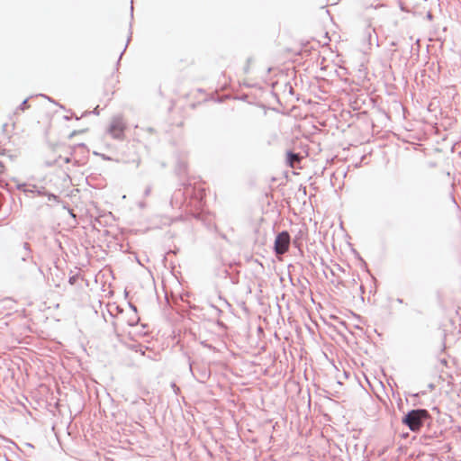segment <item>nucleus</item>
<instances>
[{
    "mask_svg": "<svg viewBox=\"0 0 461 461\" xmlns=\"http://www.w3.org/2000/svg\"><path fill=\"white\" fill-rule=\"evenodd\" d=\"M204 190L196 188L190 182H183L181 187L176 189L171 196L172 207L182 208L184 205L200 208L203 206Z\"/></svg>",
    "mask_w": 461,
    "mask_h": 461,
    "instance_id": "nucleus-1",
    "label": "nucleus"
},
{
    "mask_svg": "<svg viewBox=\"0 0 461 461\" xmlns=\"http://www.w3.org/2000/svg\"><path fill=\"white\" fill-rule=\"evenodd\" d=\"M50 202L59 203V196L48 191L44 186L31 184V207L41 213H49Z\"/></svg>",
    "mask_w": 461,
    "mask_h": 461,
    "instance_id": "nucleus-2",
    "label": "nucleus"
},
{
    "mask_svg": "<svg viewBox=\"0 0 461 461\" xmlns=\"http://www.w3.org/2000/svg\"><path fill=\"white\" fill-rule=\"evenodd\" d=\"M402 423L412 432H419L422 427H429L432 417L426 409L417 408L408 411L402 418Z\"/></svg>",
    "mask_w": 461,
    "mask_h": 461,
    "instance_id": "nucleus-3",
    "label": "nucleus"
},
{
    "mask_svg": "<svg viewBox=\"0 0 461 461\" xmlns=\"http://www.w3.org/2000/svg\"><path fill=\"white\" fill-rule=\"evenodd\" d=\"M29 258V241H24L13 248L11 254V264L13 268L17 271H25Z\"/></svg>",
    "mask_w": 461,
    "mask_h": 461,
    "instance_id": "nucleus-4",
    "label": "nucleus"
},
{
    "mask_svg": "<svg viewBox=\"0 0 461 461\" xmlns=\"http://www.w3.org/2000/svg\"><path fill=\"white\" fill-rule=\"evenodd\" d=\"M290 234L287 230L279 232L275 239L273 249L276 255H282L288 251L290 246Z\"/></svg>",
    "mask_w": 461,
    "mask_h": 461,
    "instance_id": "nucleus-5",
    "label": "nucleus"
},
{
    "mask_svg": "<svg viewBox=\"0 0 461 461\" xmlns=\"http://www.w3.org/2000/svg\"><path fill=\"white\" fill-rule=\"evenodd\" d=\"M125 124L121 116H115L113 118L109 128L108 132L113 136V138L121 140L124 136Z\"/></svg>",
    "mask_w": 461,
    "mask_h": 461,
    "instance_id": "nucleus-6",
    "label": "nucleus"
},
{
    "mask_svg": "<svg viewBox=\"0 0 461 461\" xmlns=\"http://www.w3.org/2000/svg\"><path fill=\"white\" fill-rule=\"evenodd\" d=\"M188 365H189V370L196 381H198L199 383H205L209 379L211 373L207 367H205V366L197 367L196 371L198 373V376H196L195 373L194 371V367H193L194 363L191 361L190 357H188Z\"/></svg>",
    "mask_w": 461,
    "mask_h": 461,
    "instance_id": "nucleus-7",
    "label": "nucleus"
},
{
    "mask_svg": "<svg viewBox=\"0 0 461 461\" xmlns=\"http://www.w3.org/2000/svg\"><path fill=\"white\" fill-rule=\"evenodd\" d=\"M215 276L224 279L230 278V283L233 285H237L240 282L239 272L232 274L228 267L223 266L215 269Z\"/></svg>",
    "mask_w": 461,
    "mask_h": 461,
    "instance_id": "nucleus-8",
    "label": "nucleus"
},
{
    "mask_svg": "<svg viewBox=\"0 0 461 461\" xmlns=\"http://www.w3.org/2000/svg\"><path fill=\"white\" fill-rule=\"evenodd\" d=\"M175 172L179 177H183L187 173V163L178 159L175 167Z\"/></svg>",
    "mask_w": 461,
    "mask_h": 461,
    "instance_id": "nucleus-9",
    "label": "nucleus"
},
{
    "mask_svg": "<svg viewBox=\"0 0 461 461\" xmlns=\"http://www.w3.org/2000/svg\"><path fill=\"white\" fill-rule=\"evenodd\" d=\"M300 155L298 153H295L294 151L288 149L286 151V163L290 167H294V163L295 160H299Z\"/></svg>",
    "mask_w": 461,
    "mask_h": 461,
    "instance_id": "nucleus-10",
    "label": "nucleus"
},
{
    "mask_svg": "<svg viewBox=\"0 0 461 461\" xmlns=\"http://www.w3.org/2000/svg\"><path fill=\"white\" fill-rule=\"evenodd\" d=\"M28 104H29V96L24 98L23 101L22 102V104L16 108L15 114L19 111H24L25 109H27L29 107Z\"/></svg>",
    "mask_w": 461,
    "mask_h": 461,
    "instance_id": "nucleus-11",
    "label": "nucleus"
},
{
    "mask_svg": "<svg viewBox=\"0 0 461 461\" xmlns=\"http://www.w3.org/2000/svg\"><path fill=\"white\" fill-rule=\"evenodd\" d=\"M27 186H28L27 183H18L16 185L17 189L22 190L24 193L25 196H28V192H29V189Z\"/></svg>",
    "mask_w": 461,
    "mask_h": 461,
    "instance_id": "nucleus-12",
    "label": "nucleus"
},
{
    "mask_svg": "<svg viewBox=\"0 0 461 461\" xmlns=\"http://www.w3.org/2000/svg\"><path fill=\"white\" fill-rule=\"evenodd\" d=\"M131 39V34H130V36L128 37V39H127V42H126V44H125V47H124V49L122 50V51L121 52V54H120V56H119V59H118V60H117V62H116V66H117V67L120 65L121 59H122V57L123 53L125 52V50H126V49H127V47H128V44H129V42H130Z\"/></svg>",
    "mask_w": 461,
    "mask_h": 461,
    "instance_id": "nucleus-13",
    "label": "nucleus"
},
{
    "mask_svg": "<svg viewBox=\"0 0 461 461\" xmlns=\"http://www.w3.org/2000/svg\"><path fill=\"white\" fill-rule=\"evenodd\" d=\"M95 114V115H98L99 114V106H96L93 111H86L82 113L81 117H86L87 116L88 114Z\"/></svg>",
    "mask_w": 461,
    "mask_h": 461,
    "instance_id": "nucleus-14",
    "label": "nucleus"
},
{
    "mask_svg": "<svg viewBox=\"0 0 461 461\" xmlns=\"http://www.w3.org/2000/svg\"><path fill=\"white\" fill-rule=\"evenodd\" d=\"M252 60H253L252 57H249L247 59V64L245 65V67L243 68L245 74L249 73V68H250L249 66H250V63L252 62Z\"/></svg>",
    "mask_w": 461,
    "mask_h": 461,
    "instance_id": "nucleus-15",
    "label": "nucleus"
},
{
    "mask_svg": "<svg viewBox=\"0 0 461 461\" xmlns=\"http://www.w3.org/2000/svg\"><path fill=\"white\" fill-rule=\"evenodd\" d=\"M285 91H288V93L291 95H294V87L291 85V83H289V82L285 83Z\"/></svg>",
    "mask_w": 461,
    "mask_h": 461,
    "instance_id": "nucleus-16",
    "label": "nucleus"
},
{
    "mask_svg": "<svg viewBox=\"0 0 461 461\" xmlns=\"http://www.w3.org/2000/svg\"><path fill=\"white\" fill-rule=\"evenodd\" d=\"M86 131V129H84V130H75L72 132H70V134L68 135V139L70 140V139L74 138L76 135L80 134V133H84Z\"/></svg>",
    "mask_w": 461,
    "mask_h": 461,
    "instance_id": "nucleus-17",
    "label": "nucleus"
},
{
    "mask_svg": "<svg viewBox=\"0 0 461 461\" xmlns=\"http://www.w3.org/2000/svg\"><path fill=\"white\" fill-rule=\"evenodd\" d=\"M132 348L136 351V352H140V354L144 355V351L142 349V346L138 344V345H134L132 347Z\"/></svg>",
    "mask_w": 461,
    "mask_h": 461,
    "instance_id": "nucleus-18",
    "label": "nucleus"
},
{
    "mask_svg": "<svg viewBox=\"0 0 461 461\" xmlns=\"http://www.w3.org/2000/svg\"><path fill=\"white\" fill-rule=\"evenodd\" d=\"M353 253L355 254V257H357L361 263L366 267V261L360 257L359 253L356 249H353Z\"/></svg>",
    "mask_w": 461,
    "mask_h": 461,
    "instance_id": "nucleus-19",
    "label": "nucleus"
},
{
    "mask_svg": "<svg viewBox=\"0 0 461 461\" xmlns=\"http://www.w3.org/2000/svg\"><path fill=\"white\" fill-rule=\"evenodd\" d=\"M140 321V318H139V317H136V319H135V320H129V321H128V324H129L130 326H135V325L138 323V321Z\"/></svg>",
    "mask_w": 461,
    "mask_h": 461,
    "instance_id": "nucleus-20",
    "label": "nucleus"
},
{
    "mask_svg": "<svg viewBox=\"0 0 461 461\" xmlns=\"http://www.w3.org/2000/svg\"><path fill=\"white\" fill-rule=\"evenodd\" d=\"M77 275L70 276L69 279H68L69 284L74 285L76 283V281H77Z\"/></svg>",
    "mask_w": 461,
    "mask_h": 461,
    "instance_id": "nucleus-21",
    "label": "nucleus"
},
{
    "mask_svg": "<svg viewBox=\"0 0 461 461\" xmlns=\"http://www.w3.org/2000/svg\"><path fill=\"white\" fill-rule=\"evenodd\" d=\"M86 148V144L85 143H78L77 145H75L72 149H73V151L77 149V148Z\"/></svg>",
    "mask_w": 461,
    "mask_h": 461,
    "instance_id": "nucleus-22",
    "label": "nucleus"
},
{
    "mask_svg": "<svg viewBox=\"0 0 461 461\" xmlns=\"http://www.w3.org/2000/svg\"><path fill=\"white\" fill-rule=\"evenodd\" d=\"M23 368L26 377H29V368L25 363L23 364Z\"/></svg>",
    "mask_w": 461,
    "mask_h": 461,
    "instance_id": "nucleus-23",
    "label": "nucleus"
},
{
    "mask_svg": "<svg viewBox=\"0 0 461 461\" xmlns=\"http://www.w3.org/2000/svg\"><path fill=\"white\" fill-rule=\"evenodd\" d=\"M129 307L135 312L137 313V307L131 303H129Z\"/></svg>",
    "mask_w": 461,
    "mask_h": 461,
    "instance_id": "nucleus-24",
    "label": "nucleus"
},
{
    "mask_svg": "<svg viewBox=\"0 0 461 461\" xmlns=\"http://www.w3.org/2000/svg\"><path fill=\"white\" fill-rule=\"evenodd\" d=\"M101 157L104 160H112V158L105 154H102Z\"/></svg>",
    "mask_w": 461,
    "mask_h": 461,
    "instance_id": "nucleus-25",
    "label": "nucleus"
},
{
    "mask_svg": "<svg viewBox=\"0 0 461 461\" xmlns=\"http://www.w3.org/2000/svg\"><path fill=\"white\" fill-rule=\"evenodd\" d=\"M131 16L133 17V1H131Z\"/></svg>",
    "mask_w": 461,
    "mask_h": 461,
    "instance_id": "nucleus-26",
    "label": "nucleus"
},
{
    "mask_svg": "<svg viewBox=\"0 0 461 461\" xmlns=\"http://www.w3.org/2000/svg\"><path fill=\"white\" fill-rule=\"evenodd\" d=\"M72 161V158L70 157H67L64 158L65 163H70Z\"/></svg>",
    "mask_w": 461,
    "mask_h": 461,
    "instance_id": "nucleus-27",
    "label": "nucleus"
},
{
    "mask_svg": "<svg viewBox=\"0 0 461 461\" xmlns=\"http://www.w3.org/2000/svg\"><path fill=\"white\" fill-rule=\"evenodd\" d=\"M149 193H150V187H148V188H146V190L144 192V195L148 196L149 194Z\"/></svg>",
    "mask_w": 461,
    "mask_h": 461,
    "instance_id": "nucleus-28",
    "label": "nucleus"
},
{
    "mask_svg": "<svg viewBox=\"0 0 461 461\" xmlns=\"http://www.w3.org/2000/svg\"><path fill=\"white\" fill-rule=\"evenodd\" d=\"M426 16L429 20H432V18H433V15L430 12H428Z\"/></svg>",
    "mask_w": 461,
    "mask_h": 461,
    "instance_id": "nucleus-29",
    "label": "nucleus"
},
{
    "mask_svg": "<svg viewBox=\"0 0 461 461\" xmlns=\"http://www.w3.org/2000/svg\"><path fill=\"white\" fill-rule=\"evenodd\" d=\"M440 363H441L442 365H444V366H447V359L443 358V359H441V360H440Z\"/></svg>",
    "mask_w": 461,
    "mask_h": 461,
    "instance_id": "nucleus-30",
    "label": "nucleus"
},
{
    "mask_svg": "<svg viewBox=\"0 0 461 461\" xmlns=\"http://www.w3.org/2000/svg\"><path fill=\"white\" fill-rule=\"evenodd\" d=\"M3 169H4V165H3V163L0 161V174L3 172Z\"/></svg>",
    "mask_w": 461,
    "mask_h": 461,
    "instance_id": "nucleus-31",
    "label": "nucleus"
},
{
    "mask_svg": "<svg viewBox=\"0 0 461 461\" xmlns=\"http://www.w3.org/2000/svg\"><path fill=\"white\" fill-rule=\"evenodd\" d=\"M396 302H397L398 303H403V300H402V298H397V299H396Z\"/></svg>",
    "mask_w": 461,
    "mask_h": 461,
    "instance_id": "nucleus-32",
    "label": "nucleus"
},
{
    "mask_svg": "<svg viewBox=\"0 0 461 461\" xmlns=\"http://www.w3.org/2000/svg\"><path fill=\"white\" fill-rule=\"evenodd\" d=\"M428 387L430 389V390H433L435 388V385L433 384H429L428 385Z\"/></svg>",
    "mask_w": 461,
    "mask_h": 461,
    "instance_id": "nucleus-33",
    "label": "nucleus"
},
{
    "mask_svg": "<svg viewBox=\"0 0 461 461\" xmlns=\"http://www.w3.org/2000/svg\"><path fill=\"white\" fill-rule=\"evenodd\" d=\"M64 120H66V121H69V120H70V117H69L68 115H65V116H64Z\"/></svg>",
    "mask_w": 461,
    "mask_h": 461,
    "instance_id": "nucleus-34",
    "label": "nucleus"
},
{
    "mask_svg": "<svg viewBox=\"0 0 461 461\" xmlns=\"http://www.w3.org/2000/svg\"><path fill=\"white\" fill-rule=\"evenodd\" d=\"M213 308H214V310H215V311H217V312H218V313H221V311L219 308L214 307V306H213Z\"/></svg>",
    "mask_w": 461,
    "mask_h": 461,
    "instance_id": "nucleus-35",
    "label": "nucleus"
},
{
    "mask_svg": "<svg viewBox=\"0 0 461 461\" xmlns=\"http://www.w3.org/2000/svg\"><path fill=\"white\" fill-rule=\"evenodd\" d=\"M41 95V96H43V97H45V98H47V96H46V95ZM48 101H50V102H53V101H52L50 98H49V97H48Z\"/></svg>",
    "mask_w": 461,
    "mask_h": 461,
    "instance_id": "nucleus-36",
    "label": "nucleus"
},
{
    "mask_svg": "<svg viewBox=\"0 0 461 461\" xmlns=\"http://www.w3.org/2000/svg\"><path fill=\"white\" fill-rule=\"evenodd\" d=\"M7 127V123L3 124V130L5 131V128Z\"/></svg>",
    "mask_w": 461,
    "mask_h": 461,
    "instance_id": "nucleus-37",
    "label": "nucleus"
},
{
    "mask_svg": "<svg viewBox=\"0 0 461 461\" xmlns=\"http://www.w3.org/2000/svg\"><path fill=\"white\" fill-rule=\"evenodd\" d=\"M94 155H95V156H101L102 154H100V153H98V152H96V151H94Z\"/></svg>",
    "mask_w": 461,
    "mask_h": 461,
    "instance_id": "nucleus-38",
    "label": "nucleus"
},
{
    "mask_svg": "<svg viewBox=\"0 0 461 461\" xmlns=\"http://www.w3.org/2000/svg\"><path fill=\"white\" fill-rule=\"evenodd\" d=\"M23 407L29 412V411L27 410V407L24 403H22Z\"/></svg>",
    "mask_w": 461,
    "mask_h": 461,
    "instance_id": "nucleus-39",
    "label": "nucleus"
},
{
    "mask_svg": "<svg viewBox=\"0 0 461 461\" xmlns=\"http://www.w3.org/2000/svg\"><path fill=\"white\" fill-rule=\"evenodd\" d=\"M272 71V68H267V73H270Z\"/></svg>",
    "mask_w": 461,
    "mask_h": 461,
    "instance_id": "nucleus-40",
    "label": "nucleus"
},
{
    "mask_svg": "<svg viewBox=\"0 0 461 461\" xmlns=\"http://www.w3.org/2000/svg\"><path fill=\"white\" fill-rule=\"evenodd\" d=\"M23 398L26 400V401H29L28 397L26 395H23Z\"/></svg>",
    "mask_w": 461,
    "mask_h": 461,
    "instance_id": "nucleus-41",
    "label": "nucleus"
},
{
    "mask_svg": "<svg viewBox=\"0 0 461 461\" xmlns=\"http://www.w3.org/2000/svg\"><path fill=\"white\" fill-rule=\"evenodd\" d=\"M76 120H79V117H77L76 114H74Z\"/></svg>",
    "mask_w": 461,
    "mask_h": 461,
    "instance_id": "nucleus-42",
    "label": "nucleus"
},
{
    "mask_svg": "<svg viewBox=\"0 0 461 461\" xmlns=\"http://www.w3.org/2000/svg\"><path fill=\"white\" fill-rule=\"evenodd\" d=\"M202 344L203 345V347H209V348L211 347V346H207V345H206V344H204V343H202Z\"/></svg>",
    "mask_w": 461,
    "mask_h": 461,
    "instance_id": "nucleus-43",
    "label": "nucleus"
}]
</instances>
